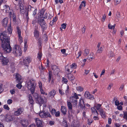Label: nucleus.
Listing matches in <instances>:
<instances>
[{"label":"nucleus","mask_w":127,"mask_h":127,"mask_svg":"<svg viewBox=\"0 0 127 127\" xmlns=\"http://www.w3.org/2000/svg\"><path fill=\"white\" fill-rule=\"evenodd\" d=\"M63 82L64 83L66 84L68 81L65 78H64V77L63 78Z\"/></svg>","instance_id":"nucleus-56"},{"label":"nucleus","mask_w":127,"mask_h":127,"mask_svg":"<svg viewBox=\"0 0 127 127\" xmlns=\"http://www.w3.org/2000/svg\"><path fill=\"white\" fill-rule=\"evenodd\" d=\"M125 85L124 84H122L121 86L120 87L119 89L120 91H122L123 89L124 88Z\"/></svg>","instance_id":"nucleus-45"},{"label":"nucleus","mask_w":127,"mask_h":127,"mask_svg":"<svg viewBox=\"0 0 127 127\" xmlns=\"http://www.w3.org/2000/svg\"><path fill=\"white\" fill-rule=\"evenodd\" d=\"M60 113L59 111H58L56 112L55 115L56 117H59L60 116Z\"/></svg>","instance_id":"nucleus-60"},{"label":"nucleus","mask_w":127,"mask_h":127,"mask_svg":"<svg viewBox=\"0 0 127 127\" xmlns=\"http://www.w3.org/2000/svg\"><path fill=\"white\" fill-rule=\"evenodd\" d=\"M68 118H71L73 116V115L72 114V113H71L69 112H68Z\"/></svg>","instance_id":"nucleus-49"},{"label":"nucleus","mask_w":127,"mask_h":127,"mask_svg":"<svg viewBox=\"0 0 127 127\" xmlns=\"http://www.w3.org/2000/svg\"><path fill=\"white\" fill-rule=\"evenodd\" d=\"M106 15L105 14L103 15L102 18V21L103 22H104V21L106 19Z\"/></svg>","instance_id":"nucleus-62"},{"label":"nucleus","mask_w":127,"mask_h":127,"mask_svg":"<svg viewBox=\"0 0 127 127\" xmlns=\"http://www.w3.org/2000/svg\"><path fill=\"white\" fill-rule=\"evenodd\" d=\"M17 30L18 35H21V31L20 29V28L18 27H17Z\"/></svg>","instance_id":"nucleus-42"},{"label":"nucleus","mask_w":127,"mask_h":127,"mask_svg":"<svg viewBox=\"0 0 127 127\" xmlns=\"http://www.w3.org/2000/svg\"><path fill=\"white\" fill-rule=\"evenodd\" d=\"M40 89V92H41V94H43V95L45 94L46 95H47V93H45L44 92V91H43V90L42 89V88Z\"/></svg>","instance_id":"nucleus-46"},{"label":"nucleus","mask_w":127,"mask_h":127,"mask_svg":"<svg viewBox=\"0 0 127 127\" xmlns=\"http://www.w3.org/2000/svg\"><path fill=\"white\" fill-rule=\"evenodd\" d=\"M13 100L11 99H9L7 101V103L8 104H10L12 103Z\"/></svg>","instance_id":"nucleus-58"},{"label":"nucleus","mask_w":127,"mask_h":127,"mask_svg":"<svg viewBox=\"0 0 127 127\" xmlns=\"http://www.w3.org/2000/svg\"><path fill=\"white\" fill-rule=\"evenodd\" d=\"M76 65L75 63H73L72 64L68 67L67 66L65 67V69L66 71L68 72H72L73 71V70L74 69H75L76 68Z\"/></svg>","instance_id":"nucleus-8"},{"label":"nucleus","mask_w":127,"mask_h":127,"mask_svg":"<svg viewBox=\"0 0 127 127\" xmlns=\"http://www.w3.org/2000/svg\"><path fill=\"white\" fill-rule=\"evenodd\" d=\"M101 105L100 104H98L97 105H96V106H95V108L97 110H100V107Z\"/></svg>","instance_id":"nucleus-35"},{"label":"nucleus","mask_w":127,"mask_h":127,"mask_svg":"<svg viewBox=\"0 0 127 127\" xmlns=\"http://www.w3.org/2000/svg\"><path fill=\"white\" fill-rule=\"evenodd\" d=\"M14 119L13 116L9 114H7L5 116V120L8 122H9L13 121Z\"/></svg>","instance_id":"nucleus-9"},{"label":"nucleus","mask_w":127,"mask_h":127,"mask_svg":"<svg viewBox=\"0 0 127 127\" xmlns=\"http://www.w3.org/2000/svg\"><path fill=\"white\" fill-rule=\"evenodd\" d=\"M39 86L40 89L42 88V84L41 82L39 81L38 82Z\"/></svg>","instance_id":"nucleus-53"},{"label":"nucleus","mask_w":127,"mask_h":127,"mask_svg":"<svg viewBox=\"0 0 127 127\" xmlns=\"http://www.w3.org/2000/svg\"><path fill=\"white\" fill-rule=\"evenodd\" d=\"M42 56V53L40 52H39L38 54L37 58L39 60H40L41 57Z\"/></svg>","instance_id":"nucleus-34"},{"label":"nucleus","mask_w":127,"mask_h":127,"mask_svg":"<svg viewBox=\"0 0 127 127\" xmlns=\"http://www.w3.org/2000/svg\"><path fill=\"white\" fill-rule=\"evenodd\" d=\"M15 78L17 82L22 83V80L21 77L19 74L17 73L15 75Z\"/></svg>","instance_id":"nucleus-18"},{"label":"nucleus","mask_w":127,"mask_h":127,"mask_svg":"<svg viewBox=\"0 0 127 127\" xmlns=\"http://www.w3.org/2000/svg\"><path fill=\"white\" fill-rule=\"evenodd\" d=\"M92 122L93 121L91 119H88V120L87 122L88 125H90L92 123Z\"/></svg>","instance_id":"nucleus-57"},{"label":"nucleus","mask_w":127,"mask_h":127,"mask_svg":"<svg viewBox=\"0 0 127 127\" xmlns=\"http://www.w3.org/2000/svg\"><path fill=\"white\" fill-rule=\"evenodd\" d=\"M51 113L52 115L55 114L56 112V110L54 109H53L51 111Z\"/></svg>","instance_id":"nucleus-47"},{"label":"nucleus","mask_w":127,"mask_h":127,"mask_svg":"<svg viewBox=\"0 0 127 127\" xmlns=\"http://www.w3.org/2000/svg\"><path fill=\"white\" fill-rule=\"evenodd\" d=\"M80 5H81L82 6L85 7L86 5V2L85 1H83L82 2L81 4H80Z\"/></svg>","instance_id":"nucleus-51"},{"label":"nucleus","mask_w":127,"mask_h":127,"mask_svg":"<svg viewBox=\"0 0 127 127\" xmlns=\"http://www.w3.org/2000/svg\"><path fill=\"white\" fill-rule=\"evenodd\" d=\"M89 53V50L88 49H86L85 50L84 54L85 56L87 55Z\"/></svg>","instance_id":"nucleus-41"},{"label":"nucleus","mask_w":127,"mask_h":127,"mask_svg":"<svg viewBox=\"0 0 127 127\" xmlns=\"http://www.w3.org/2000/svg\"><path fill=\"white\" fill-rule=\"evenodd\" d=\"M120 17V12H118L116 15V21L118 22L119 20V18Z\"/></svg>","instance_id":"nucleus-30"},{"label":"nucleus","mask_w":127,"mask_h":127,"mask_svg":"<svg viewBox=\"0 0 127 127\" xmlns=\"http://www.w3.org/2000/svg\"><path fill=\"white\" fill-rule=\"evenodd\" d=\"M36 84V81L33 79L28 81L26 83L27 87L32 94L34 92Z\"/></svg>","instance_id":"nucleus-2"},{"label":"nucleus","mask_w":127,"mask_h":127,"mask_svg":"<svg viewBox=\"0 0 127 127\" xmlns=\"http://www.w3.org/2000/svg\"><path fill=\"white\" fill-rule=\"evenodd\" d=\"M38 23L40 25L43 32L46 30L47 28V26L43 19H39L38 21Z\"/></svg>","instance_id":"nucleus-5"},{"label":"nucleus","mask_w":127,"mask_h":127,"mask_svg":"<svg viewBox=\"0 0 127 127\" xmlns=\"http://www.w3.org/2000/svg\"><path fill=\"white\" fill-rule=\"evenodd\" d=\"M86 29V28L85 26H84L83 28L82 29L81 31L83 33H84L85 30Z\"/></svg>","instance_id":"nucleus-61"},{"label":"nucleus","mask_w":127,"mask_h":127,"mask_svg":"<svg viewBox=\"0 0 127 127\" xmlns=\"http://www.w3.org/2000/svg\"><path fill=\"white\" fill-rule=\"evenodd\" d=\"M71 127H79V125L77 123L75 122H72L71 125Z\"/></svg>","instance_id":"nucleus-29"},{"label":"nucleus","mask_w":127,"mask_h":127,"mask_svg":"<svg viewBox=\"0 0 127 127\" xmlns=\"http://www.w3.org/2000/svg\"><path fill=\"white\" fill-rule=\"evenodd\" d=\"M8 19L6 17L2 21V25L4 27H6L7 25L8 22Z\"/></svg>","instance_id":"nucleus-19"},{"label":"nucleus","mask_w":127,"mask_h":127,"mask_svg":"<svg viewBox=\"0 0 127 127\" xmlns=\"http://www.w3.org/2000/svg\"><path fill=\"white\" fill-rule=\"evenodd\" d=\"M61 111L62 113L65 115L66 114V112L67 111V109L66 107L64 106H62L61 109Z\"/></svg>","instance_id":"nucleus-21"},{"label":"nucleus","mask_w":127,"mask_h":127,"mask_svg":"<svg viewBox=\"0 0 127 127\" xmlns=\"http://www.w3.org/2000/svg\"><path fill=\"white\" fill-rule=\"evenodd\" d=\"M77 90L81 92L83 90V88L81 87L78 86L76 87Z\"/></svg>","instance_id":"nucleus-33"},{"label":"nucleus","mask_w":127,"mask_h":127,"mask_svg":"<svg viewBox=\"0 0 127 127\" xmlns=\"http://www.w3.org/2000/svg\"><path fill=\"white\" fill-rule=\"evenodd\" d=\"M46 98L43 95L40 96L36 101L37 103L42 104L46 102Z\"/></svg>","instance_id":"nucleus-6"},{"label":"nucleus","mask_w":127,"mask_h":127,"mask_svg":"<svg viewBox=\"0 0 127 127\" xmlns=\"http://www.w3.org/2000/svg\"><path fill=\"white\" fill-rule=\"evenodd\" d=\"M78 99L79 97L78 95L76 93H74L73 96L70 97V101L74 107H77V99Z\"/></svg>","instance_id":"nucleus-4"},{"label":"nucleus","mask_w":127,"mask_h":127,"mask_svg":"<svg viewBox=\"0 0 127 127\" xmlns=\"http://www.w3.org/2000/svg\"><path fill=\"white\" fill-rule=\"evenodd\" d=\"M37 29L38 28H35L34 32V36L36 39L38 38L39 35V32Z\"/></svg>","instance_id":"nucleus-20"},{"label":"nucleus","mask_w":127,"mask_h":127,"mask_svg":"<svg viewBox=\"0 0 127 127\" xmlns=\"http://www.w3.org/2000/svg\"><path fill=\"white\" fill-rule=\"evenodd\" d=\"M79 106L82 109H85V105L84 103V99L82 97L80 99Z\"/></svg>","instance_id":"nucleus-11"},{"label":"nucleus","mask_w":127,"mask_h":127,"mask_svg":"<svg viewBox=\"0 0 127 127\" xmlns=\"http://www.w3.org/2000/svg\"><path fill=\"white\" fill-rule=\"evenodd\" d=\"M0 39L2 42V47L5 52L10 53L11 50L10 45V37L7 35L6 32L4 31L0 33Z\"/></svg>","instance_id":"nucleus-1"},{"label":"nucleus","mask_w":127,"mask_h":127,"mask_svg":"<svg viewBox=\"0 0 127 127\" xmlns=\"http://www.w3.org/2000/svg\"><path fill=\"white\" fill-rule=\"evenodd\" d=\"M84 96L86 98L91 100H93L94 98L93 96L90 94V93L87 91L85 92Z\"/></svg>","instance_id":"nucleus-12"},{"label":"nucleus","mask_w":127,"mask_h":127,"mask_svg":"<svg viewBox=\"0 0 127 127\" xmlns=\"http://www.w3.org/2000/svg\"><path fill=\"white\" fill-rule=\"evenodd\" d=\"M94 58L95 56L94 54L93 53H91L88 56V59L90 61H91Z\"/></svg>","instance_id":"nucleus-26"},{"label":"nucleus","mask_w":127,"mask_h":127,"mask_svg":"<svg viewBox=\"0 0 127 127\" xmlns=\"http://www.w3.org/2000/svg\"><path fill=\"white\" fill-rule=\"evenodd\" d=\"M59 92L60 94L62 95H63L64 94V92L61 89L59 90Z\"/></svg>","instance_id":"nucleus-64"},{"label":"nucleus","mask_w":127,"mask_h":127,"mask_svg":"<svg viewBox=\"0 0 127 127\" xmlns=\"http://www.w3.org/2000/svg\"><path fill=\"white\" fill-rule=\"evenodd\" d=\"M33 96L35 99L36 101L37 100V99H38L40 96H38V94L36 93H33Z\"/></svg>","instance_id":"nucleus-38"},{"label":"nucleus","mask_w":127,"mask_h":127,"mask_svg":"<svg viewBox=\"0 0 127 127\" xmlns=\"http://www.w3.org/2000/svg\"><path fill=\"white\" fill-rule=\"evenodd\" d=\"M7 30L9 32V34H10L12 33V30L11 26H10L8 28Z\"/></svg>","instance_id":"nucleus-32"},{"label":"nucleus","mask_w":127,"mask_h":127,"mask_svg":"<svg viewBox=\"0 0 127 127\" xmlns=\"http://www.w3.org/2000/svg\"><path fill=\"white\" fill-rule=\"evenodd\" d=\"M66 23H63L61 25L62 28L65 29L66 27Z\"/></svg>","instance_id":"nucleus-50"},{"label":"nucleus","mask_w":127,"mask_h":127,"mask_svg":"<svg viewBox=\"0 0 127 127\" xmlns=\"http://www.w3.org/2000/svg\"><path fill=\"white\" fill-rule=\"evenodd\" d=\"M22 125L24 127H26L28 125V121L27 120H23L22 121Z\"/></svg>","instance_id":"nucleus-24"},{"label":"nucleus","mask_w":127,"mask_h":127,"mask_svg":"<svg viewBox=\"0 0 127 127\" xmlns=\"http://www.w3.org/2000/svg\"><path fill=\"white\" fill-rule=\"evenodd\" d=\"M115 24L113 26H112L111 25H110V24H109L108 25V27L110 29H114L115 28Z\"/></svg>","instance_id":"nucleus-36"},{"label":"nucleus","mask_w":127,"mask_h":127,"mask_svg":"<svg viewBox=\"0 0 127 127\" xmlns=\"http://www.w3.org/2000/svg\"><path fill=\"white\" fill-rule=\"evenodd\" d=\"M67 76L69 80L70 81L74 80L75 79L74 77L71 73H68L67 74Z\"/></svg>","instance_id":"nucleus-23"},{"label":"nucleus","mask_w":127,"mask_h":127,"mask_svg":"<svg viewBox=\"0 0 127 127\" xmlns=\"http://www.w3.org/2000/svg\"><path fill=\"white\" fill-rule=\"evenodd\" d=\"M123 118L125 119L127 121V111L125 112H124L123 114Z\"/></svg>","instance_id":"nucleus-39"},{"label":"nucleus","mask_w":127,"mask_h":127,"mask_svg":"<svg viewBox=\"0 0 127 127\" xmlns=\"http://www.w3.org/2000/svg\"><path fill=\"white\" fill-rule=\"evenodd\" d=\"M58 68V67L56 65H53L52 66V69L53 70V71H54L55 70L56 68Z\"/></svg>","instance_id":"nucleus-59"},{"label":"nucleus","mask_w":127,"mask_h":127,"mask_svg":"<svg viewBox=\"0 0 127 127\" xmlns=\"http://www.w3.org/2000/svg\"><path fill=\"white\" fill-rule=\"evenodd\" d=\"M60 71V69L58 67L57 68L53 71L54 74H56L58 73Z\"/></svg>","instance_id":"nucleus-40"},{"label":"nucleus","mask_w":127,"mask_h":127,"mask_svg":"<svg viewBox=\"0 0 127 127\" xmlns=\"http://www.w3.org/2000/svg\"><path fill=\"white\" fill-rule=\"evenodd\" d=\"M2 60V64L3 65H6L9 62L8 59L7 57H4L3 56H0Z\"/></svg>","instance_id":"nucleus-13"},{"label":"nucleus","mask_w":127,"mask_h":127,"mask_svg":"<svg viewBox=\"0 0 127 127\" xmlns=\"http://www.w3.org/2000/svg\"><path fill=\"white\" fill-rule=\"evenodd\" d=\"M121 0H115V4L117 5L118 4H119L121 1Z\"/></svg>","instance_id":"nucleus-54"},{"label":"nucleus","mask_w":127,"mask_h":127,"mask_svg":"<svg viewBox=\"0 0 127 127\" xmlns=\"http://www.w3.org/2000/svg\"><path fill=\"white\" fill-rule=\"evenodd\" d=\"M56 92L54 90H52L48 94V95L49 97H53L56 94Z\"/></svg>","instance_id":"nucleus-22"},{"label":"nucleus","mask_w":127,"mask_h":127,"mask_svg":"<svg viewBox=\"0 0 127 127\" xmlns=\"http://www.w3.org/2000/svg\"><path fill=\"white\" fill-rule=\"evenodd\" d=\"M63 124L64 127H68L67 123L65 121H64L63 122Z\"/></svg>","instance_id":"nucleus-52"},{"label":"nucleus","mask_w":127,"mask_h":127,"mask_svg":"<svg viewBox=\"0 0 127 127\" xmlns=\"http://www.w3.org/2000/svg\"><path fill=\"white\" fill-rule=\"evenodd\" d=\"M115 104L116 106H118L119 105L120 103L119 101L117 99H116L115 101Z\"/></svg>","instance_id":"nucleus-63"},{"label":"nucleus","mask_w":127,"mask_h":127,"mask_svg":"<svg viewBox=\"0 0 127 127\" xmlns=\"http://www.w3.org/2000/svg\"><path fill=\"white\" fill-rule=\"evenodd\" d=\"M3 10V11H5L6 13H8L9 12V15L11 14V12H9V11L10 10V8L8 5H5L4 6Z\"/></svg>","instance_id":"nucleus-17"},{"label":"nucleus","mask_w":127,"mask_h":127,"mask_svg":"<svg viewBox=\"0 0 127 127\" xmlns=\"http://www.w3.org/2000/svg\"><path fill=\"white\" fill-rule=\"evenodd\" d=\"M29 100L30 103L32 104H33L34 103V101L32 99V97L30 95L29 96Z\"/></svg>","instance_id":"nucleus-28"},{"label":"nucleus","mask_w":127,"mask_h":127,"mask_svg":"<svg viewBox=\"0 0 127 127\" xmlns=\"http://www.w3.org/2000/svg\"><path fill=\"white\" fill-rule=\"evenodd\" d=\"M67 105L68 108L70 109H72V105L71 102L67 101Z\"/></svg>","instance_id":"nucleus-31"},{"label":"nucleus","mask_w":127,"mask_h":127,"mask_svg":"<svg viewBox=\"0 0 127 127\" xmlns=\"http://www.w3.org/2000/svg\"><path fill=\"white\" fill-rule=\"evenodd\" d=\"M32 7L30 5L27 7L26 8V18L28 20L29 19L28 16V12L31 11Z\"/></svg>","instance_id":"nucleus-15"},{"label":"nucleus","mask_w":127,"mask_h":127,"mask_svg":"<svg viewBox=\"0 0 127 127\" xmlns=\"http://www.w3.org/2000/svg\"><path fill=\"white\" fill-rule=\"evenodd\" d=\"M13 53L16 56H20L22 52L20 47L18 45H15L12 50Z\"/></svg>","instance_id":"nucleus-3"},{"label":"nucleus","mask_w":127,"mask_h":127,"mask_svg":"<svg viewBox=\"0 0 127 127\" xmlns=\"http://www.w3.org/2000/svg\"><path fill=\"white\" fill-rule=\"evenodd\" d=\"M48 74H49L48 77L51 78L52 76V71H49V72L48 73Z\"/></svg>","instance_id":"nucleus-55"},{"label":"nucleus","mask_w":127,"mask_h":127,"mask_svg":"<svg viewBox=\"0 0 127 127\" xmlns=\"http://www.w3.org/2000/svg\"><path fill=\"white\" fill-rule=\"evenodd\" d=\"M92 112L93 114L95 116H97L98 115V113L95 109L94 107L91 108Z\"/></svg>","instance_id":"nucleus-25"},{"label":"nucleus","mask_w":127,"mask_h":127,"mask_svg":"<svg viewBox=\"0 0 127 127\" xmlns=\"http://www.w3.org/2000/svg\"><path fill=\"white\" fill-rule=\"evenodd\" d=\"M18 38L19 42L21 43L23 41V39L22 37L21 36V35H18Z\"/></svg>","instance_id":"nucleus-43"},{"label":"nucleus","mask_w":127,"mask_h":127,"mask_svg":"<svg viewBox=\"0 0 127 127\" xmlns=\"http://www.w3.org/2000/svg\"><path fill=\"white\" fill-rule=\"evenodd\" d=\"M103 51V48L102 47H100V48H98L96 53H100L102 52Z\"/></svg>","instance_id":"nucleus-37"},{"label":"nucleus","mask_w":127,"mask_h":127,"mask_svg":"<svg viewBox=\"0 0 127 127\" xmlns=\"http://www.w3.org/2000/svg\"><path fill=\"white\" fill-rule=\"evenodd\" d=\"M39 115L41 118H47L48 117L51 118V116L49 112L45 111L40 112L39 113Z\"/></svg>","instance_id":"nucleus-7"},{"label":"nucleus","mask_w":127,"mask_h":127,"mask_svg":"<svg viewBox=\"0 0 127 127\" xmlns=\"http://www.w3.org/2000/svg\"><path fill=\"white\" fill-rule=\"evenodd\" d=\"M31 58L30 57H26L25 59H23V64L27 65L31 62ZM28 66V65H26Z\"/></svg>","instance_id":"nucleus-14"},{"label":"nucleus","mask_w":127,"mask_h":127,"mask_svg":"<svg viewBox=\"0 0 127 127\" xmlns=\"http://www.w3.org/2000/svg\"><path fill=\"white\" fill-rule=\"evenodd\" d=\"M99 111L100 114L102 117L103 118H105V115L104 112L102 110L100 109L99 110Z\"/></svg>","instance_id":"nucleus-27"},{"label":"nucleus","mask_w":127,"mask_h":127,"mask_svg":"<svg viewBox=\"0 0 127 127\" xmlns=\"http://www.w3.org/2000/svg\"><path fill=\"white\" fill-rule=\"evenodd\" d=\"M19 83L17 85L16 87H17L19 89H21L22 86L21 85V84L22 83H21L20 82H18Z\"/></svg>","instance_id":"nucleus-44"},{"label":"nucleus","mask_w":127,"mask_h":127,"mask_svg":"<svg viewBox=\"0 0 127 127\" xmlns=\"http://www.w3.org/2000/svg\"><path fill=\"white\" fill-rule=\"evenodd\" d=\"M36 127H43L42 122L39 118H36L35 119Z\"/></svg>","instance_id":"nucleus-16"},{"label":"nucleus","mask_w":127,"mask_h":127,"mask_svg":"<svg viewBox=\"0 0 127 127\" xmlns=\"http://www.w3.org/2000/svg\"><path fill=\"white\" fill-rule=\"evenodd\" d=\"M24 109L23 108L20 107L17 109V110L14 112V114L16 116H18L20 115L23 112Z\"/></svg>","instance_id":"nucleus-10"},{"label":"nucleus","mask_w":127,"mask_h":127,"mask_svg":"<svg viewBox=\"0 0 127 127\" xmlns=\"http://www.w3.org/2000/svg\"><path fill=\"white\" fill-rule=\"evenodd\" d=\"M4 108L5 109L7 110H9V108L8 106L7 105H5L3 106Z\"/></svg>","instance_id":"nucleus-48"}]
</instances>
